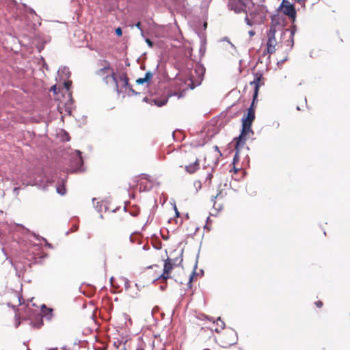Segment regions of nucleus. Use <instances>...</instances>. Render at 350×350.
I'll return each mask as SVG.
<instances>
[{
  "instance_id": "33",
  "label": "nucleus",
  "mask_w": 350,
  "mask_h": 350,
  "mask_svg": "<svg viewBox=\"0 0 350 350\" xmlns=\"http://www.w3.org/2000/svg\"><path fill=\"white\" fill-rule=\"evenodd\" d=\"M10 262L12 265V266L14 267V270L16 271V275L18 278L21 277V274H23V273H21V271H19V266L18 264L14 263L12 259H10Z\"/></svg>"
},
{
  "instance_id": "23",
  "label": "nucleus",
  "mask_w": 350,
  "mask_h": 350,
  "mask_svg": "<svg viewBox=\"0 0 350 350\" xmlns=\"http://www.w3.org/2000/svg\"><path fill=\"white\" fill-rule=\"evenodd\" d=\"M207 27L206 23H204L203 24V30H200L196 31V33L198 34V36L199 37L200 40V43L203 42V40L204 39V42H206V36L204 31L206 30Z\"/></svg>"
},
{
  "instance_id": "4",
  "label": "nucleus",
  "mask_w": 350,
  "mask_h": 350,
  "mask_svg": "<svg viewBox=\"0 0 350 350\" xmlns=\"http://www.w3.org/2000/svg\"><path fill=\"white\" fill-rule=\"evenodd\" d=\"M195 74L197 76V79L194 81L193 79H190L191 83L189 85V87L193 90L196 87L200 85L202 83V81L204 79V76L206 72V68L203 64L198 63L194 69Z\"/></svg>"
},
{
  "instance_id": "8",
  "label": "nucleus",
  "mask_w": 350,
  "mask_h": 350,
  "mask_svg": "<svg viewBox=\"0 0 350 350\" xmlns=\"http://www.w3.org/2000/svg\"><path fill=\"white\" fill-rule=\"evenodd\" d=\"M229 329V333L228 334L230 336H232L234 338L232 340H230V341H224L223 342V345H221V347L227 349L230 347L232 345H234L237 343L238 341V335L237 333L235 332L234 329H232L231 327H228Z\"/></svg>"
},
{
  "instance_id": "9",
  "label": "nucleus",
  "mask_w": 350,
  "mask_h": 350,
  "mask_svg": "<svg viewBox=\"0 0 350 350\" xmlns=\"http://www.w3.org/2000/svg\"><path fill=\"white\" fill-rule=\"evenodd\" d=\"M247 137L248 135L240 132V134L233 139V141L235 142L234 149H241L243 148L247 139Z\"/></svg>"
},
{
  "instance_id": "35",
  "label": "nucleus",
  "mask_w": 350,
  "mask_h": 350,
  "mask_svg": "<svg viewBox=\"0 0 350 350\" xmlns=\"http://www.w3.org/2000/svg\"><path fill=\"white\" fill-rule=\"evenodd\" d=\"M220 321L221 322V327L220 329L217 327L215 329V332H217V333H219L222 329H224L226 327V324L225 323L221 320V317H218L217 319V321H216V323L217 325H219L218 322Z\"/></svg>"
},
{
  "instance_id": "25",
  "label": "nucleus",
  "mask_w": 350,
  "mask_h": 350,
  "mask_svg": "<svg viewBox=\"0 0 350 350\" xmlns=\"http://www.w3.org/2000/svg\"><path fill=\"white\" fill-rule=\"evenodd\" d=\"M252 75L254 76V79H255L256 82H258V83H262V82H263L262 81L264 80V77L262 70L253 72Z\"/></svg>"
},
{
  "instance_id": "56",
  "label": "nucleus",
  "mask_w": 350,
  "mask_h": 350,
  "mask_svg": "<svg viewBox=\"0 0 350 350\" xmlns=\"http://www.w3.org/2000/svg\"><path fill=\"white\" fill-rule=\"evenodd\" d=\"M144 41L146 42V43L148 46V47L152 48L154 46V42L152 41H151L149 38H145Z\"/></svg>"
},
{
  "instance_id": "28",
  "label": "nucleus",
  "mask_w": 350,
  "mask_h": 350,
  "mask_svg": "<svg viewBox=\"0 0 350 350\" xmlns=\"http://www.w3.org/2000/svg\"><path fill=\"white\" fill-rule=\"evenodd\" d=\"M250 85H254V92L253 93L259 94V90L260 86L264 85V82H262V83H258L256 81L255 79L250 82Z\"/></svg>"
},
{
  "instance_id": "24",
  "label": "nucleus",
  "mask_w": 350,
  "mask_h": 350,
  "mask_svg": "<svg viewBox=\"0 0 350 350\" xmlns=\"http://www.w3.org/2000/svg\"><path fill=\"white\" fill-rule=\"evenodd\" d=\"M111 74L110 75V77L112 78L113 82L115 83V85H116V92L118 94H120V90L119 89V87H118V78H117V76H116V74L114 72V70L113 68L111 69ZM109 77V75H107L106 76V79L108 78Z\"/></svg>"
},
{
  "instance_id": "34",
  "label": "nucleus",
  "mask_w": 350,
  "mask_h": 350,
  "mask_svg": "<svg viewBox=\"0 0 350 350\" xmlns=\"http://www.w3.org/2000/svg\"><path fill=\"white\" fill-rule=\"evenodd\" d=\"M152 77H153V73L149 70L145 73L144 79L146 80V83L149 84L151 83Z\"/></svg>"
},
{
  "instance_id": "20",
  "label": "nucleus",
  "mask_w": 350,
  "mask_h": 350,
  "mask_svg": "<svg viewBox=\"0 0 350 350\" xmlns=\"http://www.w3.org/2000/svg\"><path fill=\"white\" fill-rule=\"evenodd\" d=\"M58 75L61 76V77H65L66 79H68L71 76V72L69 70V68L66 66H62L59 68Z\"/></svg>"
},
{
  "instance_id": "10",
  "label": "nucleus",
  "mask_w": 350,
  "mask_h": 350,
  "mask_svg": "<svg viewBox=\"0 0 350 350\" xmlns=\"http://www.w3.org/2000/svg\"><path fill=\"white\" fill-rule=\"evenodd\" d=\"M246 4L243 5L241 3L237 1H230L228 3V8L230 10H233L235 13L239 14L243 12H245V8Z\"/></svg>"
},
{
  "instance_id": "16",
  "label": "nucleus",
  "mask_w": 350,
  "mask_h": 350,
  "mask_svg": "<svg viewBox=\"0 0 350 350\" xmlns=\"http://www.w3.org/2000/svg\"><path fill=\"white\" fill-rule=\"evenodd\" d=\"M275 52V44H273V42H267L266 43V49H265L262 53V56L265 57L267 55L273 54Z\"/></svg>"
},
{
  "instance_id": "22",
  "label": "nucleus",
  "mask_w": 350,
  "mask_h": 350,
  "mask_svg": "<svg viewBox=\"0 0 350 350\" xmlns=\"http://www.w3.org/2000/svg\"><path fill=\"white\" fill-rule=\"evenodd\" d=\"M297 31V25L293 23L289 29H286L282 33V36L285 33L286 31L290 32V38L291 40H293V38H294L295 34Z\"/></svg>"
},
{
  "instance_id": "51",
  "label": "nucleus",
  "mask_w": 350,
  "mask_h": 350,
  "mask_svg": "<svg viewBox=\"0 0 350 350\" xmlns=\"http://www.w3.org/2000/svg\"><path fill=\"white\" fill-rule=\"evenodd\" d=\"M22 188L21 187H14L12 189L14 196L16 198L19 194V190Z\"/></svg>"
},
{
  "instance_id": "37",
  "label": "nucleus",
  "mask_w": 350,
  "mask_h": 350,
  "mask_svg": "<svg viewBox=\"0 0 350 350\" xmlns=\"http://www.w3.org/2000/svg\"><path fill=\"white\" fill-rule=\"evenodd\" d=\"M206 42H204V39L203 40V42L200 43V46L199 49V53L200 56H203L206 52Z\"/></svg>"
},
{
  "instance_id": "17",
  "label": "nucleus",
  "mask_w": 350,
  "mask_h": 350,
  "mask_svg": "<svg viewBox=\"0 0 350 350\" xmlns=\"http://www.w3.org/2000/svg\"><path fill=\"white\" fill-rule=\"evenodd\" d=\"M101 62H104L105 63V66L100 68L99 70H98L96 72V75H98V76H103L105 75V73L107 71V70H109L110 69H111V67L110 66V62L106 59H103L102 60Z\"/></svg>"
},
{
  "instance_id": "53",
  "label": "nucleus",
  "mask_w": 350,
  "mask_h": 350,
  "mask_svg": "<svg viewBox=\"0 0 350 350\" xmlns=\"http://www.w3.org/2000/svg\"><path fill=\"white\" fill-rule=\"evenodd\" d=\"M21 321H20V319H19V314H15V327L17 328L19 327V325H21Z\"/></svg>"
},
{
  "instance_id": "30",
  "label": "nucleus",
  "mask_w": 350,
  "mask_h": 350,
  "mask_svg": "<svg viewBox=\"0 0 350 350\" xmlns=\"http://www.w3.org/2000/svg\"><path fill=\"white\" fill-rule=\"evenodd\" d=\"M240 151H241V148L235 149V154H234V155L233 157V159H232L231 165H236V164L239 162V160H240V157H239Z\"/></svg>"
},
{
  "instance_id": "52",
  "label": "nucleus",
  "mask_w": 350,
  "mask_h": 350,
  "mask_svg": "<svg viewBox=\"0 0 350 350\" xmlns=\"http://www.w3.org/2000/svg\"><path fill=\"white\" fill-rule=\"evenodd\" d=\"M200 247L199 248L198 252L196 255V262H195V264L193 266V270H195V271H196L198 269V259H199V256H200Z\"/></svg>"
},
{
  "instance_id": "47",
  "label": "nucleus",
  "mask_w": 350,
  "mask_h": 350,
  "mask_svg": "<svg viewBox=\"0 0 350 350\" xmlns=\"http://www.w3.org/2000/svg\"><path fill=\"white\" fill-rule=\"evenodd\" d=\"M120 279L122 280L124 282V287H125V288L126 290L129 289V287H130V282H129V280L126 278H124V277H121Z\"/></svg>"
},
{
  "instance_id": "26",
  "label": "nucleus",
  "mask_w": 350,
  "mask_h": 350,
  "mask_svg": "<svg viewBox=\"0 0 350 350\" xmlns=\"http://www.w3.org/2000/svg\"><path fill=\"white\" fill-rule=\"evenodd\" d=\"M258 94L253 93L252 100L251 104H250V107L247 108V109L252 110V111H255V109L256 108V104L258 101Z\"/></svg>"
},
{
  "instance_id": "7",
  "label": "nucleus",
  "mask_w": 350,
  "mask_h": 350,
  "mask_svg": "<svg viewBox=\"0 0 350 350\" xmlns=\"http://www.w3.org/2000/svg\"><path fill=\"white\" fill-rule=\"evenodd\" d=\"M22 5L26 12H28L29 14H31V17H33V18H36L37 22L33 24V29L36 30L41 25L40 17L36 14V11L32 8L29 7L25 3H23Z\"/></svg>"
},
{
  "instance_id": "1",
  "label": "nucleus",
  "mask_w": 350,
  "mask_h": 350,
  "mask_svg": "<svg viewBox=\"0 0 350 350\" xmlns=\"http://www.w3.org/2000/svg\"><path fill=\"white\" fill-rule=\"evenodd\" d=\"M156 94L157 95L154 97L151 98L145 96L142 99V101L150 103L152 105H155L158 107H161L167 104L169 98L172 96H177L178 98L183 97V94H178L177 92L168 89L161 91V92H157Z\"/></svg>"
},
{
  "instance_id": "58",
  "label": "nucleus",
  "mask_w": 350,
  "mask_h": 350,
  "mask_svg": "<svg viewBox=\"0 0 350 350\" xmlns=\"http://www.w3.org/2000/svg\"><path fill=\"white\" fill-rule=\"evenodd\" d=\"M115 33L117 36H121L122 35V29L121 27H118L115 29Z\"/></svg>"
},
{
  "instance_id": "18",
  "label": "nucleus",
  "mask_w": 350,
  "mask_h": 350,
  "mask_svg": "<svg viewBox=\"0 0 350 350\" xmlns=\"http://www.w3.org/2000/svg\"><path fill=\"white\" fill-rule=\"evenodd\" d=\"M277 30L273 26H270L269 29L267 31V42H275V33Z\"/></svg>"
},
{
  "instance_id": "38",
  "label": "nucleus",
  "mask_w": 350,
  "mask_h": 350,
  "mask_svg": "<svg viewBox=\"0 0 350 350\" xmlns=\"http://www.w3.org/2000/svg\"><path fill=\"white\" fill-rule=\"evenodd\" d=\"M129 213L131 216L136 217L139 213V208L137 206H133L132 210L129 211Z\"/></svg>"
},
{
  "instance_id": "15",
  "label": "nucleus",
  "mask_w": 350,
  "mask_h": 350,
  "mask_svg": "<svg viewBox=\"0 0 350 350\" xmlns=\"http://www.w3.org/2000/svg\"><path fill=\"white\" fill-rule=\"evenodd\" d=\"M175 267H176V263L172 262V259L167 258L164 260L163 270H165V272H169L170 273Z\"/></svg>"
},
{
  "instance_id": "43",
  "label": "nucleus",
  "mask_w": 350,
  "mask_h": 350,
  "mask_svg": "<svg viewBox=\"0 0 350 350\" xmlns=\"http://www.w3.org/2000/svg\"><path fill=\"white\" fill-rule=\"evenodd\" d=\"M152 247L157 250H160L162 247V243L160 241H158L157 242L152 243Z\"/></svg>"
},
{
  "instance_id": "49",
  "label": "nucleus",
  "mask_w": 350,
  "mask_h": 350,
  "mask_svg": "<svg viewBox=\"0 0 350 350\" xmlns=\"http://www.w3.org/2000/svg\"><path fill=\"white\" fill-rule=\"evenodd\" d=\"M198 273H197V271L193 270L189 275V280H190V282H193L195 278L198 276Z\"/></svg>"
},
{
  "instance_id": "40",
  "label": "nucleus",
  "mask_w": 350,
  "mask_h": 350,
  "mask_svg": "<svg viewBox=\"0 0 350 350\" xmlns=\"http://www.w3.org/2000/svg\"><path fill=\"white\" fill-rule=\"evenodd\" d=\"M218 198V195H216L215 196H213L212 198H211V201L213 202V208L217 211V213H218L219 211H221L223 208L222 205L220 204L218 208H215V200Z\"/></svg>"
},
{
  "instance_id": "62",
  "label": "nucleus",
  "mask_w": 350,
  "mask_h": 350,
  "mask_svg": "<svg viewBox=\"0 0 350 350\" xmlns=\"http://www.w3.org/2000/svg\"><path fill=\"white\" fill-rule=\"evenodd\" d=\"M143 178L147 180L148 182H151V180L150 179V175H148V174H141L140 175Z\"/></svg>"
},
{
  "instance_id": "36",
  "label": "nucleus",
  "mask_w": 350,
  "mask_h": 350,
  "mask_svg": "<svg viewBox=\"0 0 350 350\" xmlns=\"http://www.w3.org/2000/svg\"><path fill=\"white\" fill-rule=\"evenodd\" d=\"M153 218H154V212H153V208H152V209H151V211H150V215H148V219H147V221H146V224L144 225V226L142 227V230H144V229H145V228H146V226L148 224H150V223H151V222H152V221L153 220Z\"/></svg>"
},
{
  "instance_id": "32",
  "label": "nucleus",
  "mask_w": 350,
  "mask_h": 350,
  "mask_svg": "<svg viewBox=\"0 0 350 350\" xmlns=\"http://www.w3.org/2000/svg\"><path fill=\"white\" fill-rule=\"evenodd\" d=\"M214 171V167H212L211 172H208L206 175V180L204 181L205 184H207L208 186H210L212 182V178L213 177V172Z\"/></svg>"
},
{
  "instance_id": "41",
  "label": "nucleus",
  "mask_w": 350,
  "mask_h": 350,
  "mask_svg": "<svg viewBox=\"0 0 350 350\" xmlns=\"http://www.w3.org/2000/svg\"><path fill=\"white\" fill-rule=\"evenodd\" d=\"M288 54V51L286 52ZM288 60V55H286L282 59L278 61L277 66L278 68H281L282 65Z\"/></svg>"
},
{
  "instance_id": "55",
  "label": "nucleus",
  "mask_w": 350,
  "mask_h": 350,
  "mask_svg": "<svg viewBox=\"0 0 350 350\" xmlns=\"http://www.w3.org/2000/svg\"><path fill=\"white\" fill-rule=\"evenodd\" d=\"M60 88L57 89L56 85H53L51 86L50 91L53 92L54 94H57L58 92L60 91Z\"/></svg>"
},
{
  "instance_id": "29",
  "label": "nucleus",
  "mask_w": 350,
  "mask_h": 350,
  "mask_svg": "<svg viewBox=\"0 0 350 350\" xmlns=\"http://www.w3.org/2000/svg\"><path fill=\"white\" fill-rule=\"evenodd\" d=\"M172 276L169 272H165V270H163V272L156 279H154L152 281V283L156 282L158 280H167L169 278H171Z\"/></svg>"
},
{
  "instance_id": "44",
  "label": "nucleus",
  "mask_w": 350,
  "mask_h": 350,
  "mask_svg": "<svg viewBox=\"0 0 350 350\" xmlns=\"http://www.w3.org/2000/svg\"><path fill=\"white\" fill-rule=\"evenodd\" d=\"M271 23L270 26H273L275 28H276V26L280 25V18H277V19L271 18Z\"/></svg>"
},
{
  "instance_id": "13",
  "label": "nucleus",
  "mask_w": 350,
  "mask_h": 350,
  "mask_svg": "<svg viewBox=\"0 0 350 350\" xmlns=\"http://www.w3.org/2000/svg\"><path fill=\"white\" fill-rule=\"evenodd\" d=\"M41 310L42 312L41 315L46 318V320L50 321L53 317V309L48 308L45 304H42L41 306Z\"/></svg>"
},
{
  "instance_id": "48",
  "label": "nucleus",
  "mask_w": 350,
  "mask_h": 350,
  "mask_svg": "<svg viewBox=\"0 0 350 350\" xmlns=\"http://www.w3.org/2000/svg\"><path fill=\"white\" fill-rule=\"evenodd\" d=\"M193 185L196 189V192H198L202 188V183L200 180H196L193 183Z\"/></svg>"
},
{
  "instance_id": "6",
  "label": "nucleus",
  "mask_w": 350,
  "mask_h": 350,
  "mask_svg": "<svg viewBox=\"0 0 350 350\" xmlns=\"http://www.w3.org/2000/svg\"><path fill=\"white\" fill-rule=\"evenodd\" d=\"M68 175L64 174V177H59L57 180L56 191L61 196H64L66 193V183L67 182Z\"/></svg>"
},
{
  "instance_id": "11",
  "label": "nucleus",
  "mask_w": 350,
  "mask_h": 350,
  "mask_svg": "<svg viewBox=\"0 0 350 350\" xmlns=\"http://www.w3.org/2000/svg\"><path fill=\"white\" fill-rule=\"evenodd\" d=\"M256 116H255V111L250 109H247L246 113H244L241 122H250L251 124H253L254 120H255Z\"/></svg>"
},
{
  "instance_id": "42",
  "label": "nucleus",
  "mask_w": 350,
  "mask_h": 350,
  "mask_svg": "<svg viewBox=\"0 0 350 350\" xmlns=\"http://www.w3.org/2000/svg\"><path fill=\"white\" fill-rule=\"evenodd\" d=\"M62 132L64 133L62 140L65 142H69L70 140V137L69 136L68 133L66 132L65 130H62Z\"/></svg>"
},
{
  "instance_id": "54",
  "label": "nucleus",
  "mask_w": 350,
  "mask_h": 350,
  "mask_svg": "<svg viewBox=\"0 0 350 350\" xmlns=\"http://www.w3.org/2000/svg\"><path fill=\"white\" fill-rule=\"evenodd\" d=\"M294 43V38H293V40H291V38L289 37V39L286 41V44L290 45V49H288V52L293 48Z\"/></svg>"
},
{
  "instance_id": "59",
  "label": "nucleus",
  "mask_w": 350,
  "mask_h": 350,
  "mask_svg": "<svg viewBox=\"0 0 350 350\" xmlns=\"http://www.w3.org/2000/svg\"><path fill=\"white\" fill-rule=\"evenodd\" d=\"M136 83L137 85H143L144 83H146V80L143 78H138L137 80H136Z\"/></svg>"
},
{
  "instance_id": "19",
  "label": "nucleus",
  "mask_w": 350,
  "mask_h": 350,
  "mask_svg": "<svg viewBox=\"0 0 350 350\" xmlns=\"http://www.w3.org/2000/svg\"><path fill=\"white\" fill-rule=\"evenodd\" d=\"M252 124L250 122H241V129L240 132L249 135L250 133H254L252 130Z\"/></svg>"
},
{
  "instance_id": "63",
  "label": "nucleus",
  "mask_w": 350,
  "mask_h": 350,
  "mask_svg": "<svg viewBox=\"0 0 350 350\" xmlns=\"http://www.w3.org/2000/svg\"><path fill=\"white\" fill-rule=\"evenodd\" d=\"M44 43H42V44H39L38 46H37V49L39 53H40L44 48Z\"/></svg>"
},
{
  "instance_id": "61",
  "label": "nucleus",
  "mask_w": 350,
  "mask_h": 350,
  "mask_svg": "<svg viewBox=\"0 0 350 350\" xmlns=\"http://www.w3.org/2000/svg\"><path fill=\"white\" fill-rule=\"evenodd\" d=\"M241 170V168H238L235 165H233L232 168L230 170V172H233L234 174H237Z\"/></svg>"
},
{
  "instance_id": "50",
  "label": "nucleus",
  "mask_w": 350,
  "mask_h": 350,
  "mask_svg": "<svg viewBox=\"0 0 350 350\" xmlns=\"http://www.w3.org/2000/svg\"><path fill=\"white\" fill-rule=\"evenodd\" d=\"M33 237L37 240V241H43L44 242H46V239L39 234H36L35 232L33 233Z\"/></svg>"
},
{
  "instance_id": "27",
  "label": "nucleus",
  "mask_w": 350,
  "mask_h": 350,
  "mask_svg": "<svg viewBox=\"0 0 350 350\" xmlns=\"http://www.w3.org/2000/svg\"><path fill=\"white\" fill-rule=\"evenodd\" d=\"M183 252H184V250L182 249L179 256L178 257L175 258L174 260H172V262L176 263V267H183Z\"/></svg>"
},
{
  "instance_id": "14",
  "label": "nucleus",
  "mask_w": 350,
  "mask_h": 350,
  "mask_svg": "<svg viewBox=\"0 0 350 350\" xmlns=\"http://www.w3.org/2000/svg\"><path fill=\"white\" fill-rule=\"evenodd\" d=\"M43 317L41 315L40 313H38L36 317L35 320H31L30 321V325L33 327L36 328H40L43 325Z\"/></svg>"
},
{
  "instance_id": "60",
  "label": "nucleus",
  "mask_w": 350,
  "mask_h": 350,
  "mask_svg": "<svg viewBox=\"0 0 350 350\" xmlns=\"http://www.w3.org/2000/svg\"><path fill=\"white\" fill-rule=\"evenodd\" d=\"M174 213H175V217L177 218V217H179L180 216V212L178 211L177 207H176V204H174Z\"/></svg>"
},
{
  "instance_id": "64",
  "label": "nucleus",
  "mask_w": 350,
  "mask_h": 350,
  "mask_svg": "<svg viewBox=\"0 0 350 350\" xmlns=\"http://www.w3.org/2000/svg\"><path fill=\"white\" fill-rule=\"evenodd\" d=\"M245 23L246 24L248 25V26H252L253 25V23L248 18L247 16H245Z\"/></svg>"
},
{
  "instance_id": "31",
  "label": "nucleus",
  "mask_w": 350,
  "mask_h": 350,
  "mask_svg": "<svg viewBox=\"0 0 350 350\" xmlns=\"http://www.w3.org/2000/svg\"><path fill=\"white\" fill-rule=\"evenodd\" d=\"M72 81L69 80L68 79H65L63 82V86H64V88L69 92H71L70 90L72 88Z\"/></svg>"
},
{
  "instance_id": "3",
  "label": "nucleus",
  "mask_w": 350,
  "mask_h": 350,
  "mask_svg": "<svg viewBox=\"0 0 350 350\" xmlns=\"http://www.w3.org/2000/svg\"><path fill=\"white\" fill-rule=\"evenodd\" d=\"M276 12H281L284 15L288 16L292 23H295L297 17V10L293 3H290L288 0H282L279 7L275 10Z\"/></svg>"
},
{
  "instance_id": "21",
  "label": "nucleus",
  "mask_w": 350,
  "mask_h": 350,
  "mask_svg": "<svg viewBox=\"0 0 350 350\" xmlns=\"http://www.w3.org/2000/svg\"><path fill=\"white\" fill-rule=\"evenodd\" d=\"M119 79L122 81H123L122 88L127 89L129 87H130L131 85L129 83V79L127 76V74L126 72L122 73L119 76Z\"/></svg>"
},
{
  "instance_id": "46",
  "label": "nucleus",
  "mask_w": 350,
  "mask_h": 350,
  "mask_svg": "<svg viewBox=\"0 0 350 350\" xmlns=\"http://www.w3.org/2000/svg\"><path fill=\"white\" fill-rule=\"evenodd\" d=\"M64 109L68 116H72V108L70 106H68V103L64 104Z\"/></svg>"
},
{
  "instance_id": "39",
  "label": "nucleus",
  "mask_w": 350,
  "mask_h": 350,
  "mask_svg": "<svg viewBox=\"0 0 350 350\" xmlns=\"http://www.w3.org/2000/svg\"><path fill=\"white\" fill-rule=\"evenodd\" d=\"M127 90H129V93H128V96H137V95H139L140 94V92H138L137 91H135L132 85H131L130 87H129L127 88Z\"/></svg>"
},
{
  "instance_id": "57",
  "label": "nucleus",
  "mask_w": 350,
  "mask_h": 350,
  "mask_svg": "<svg viewBox=\"0 0 350 350\" xmlns=\"http://www.w3.org/2000/svg\"><path fill=\"white\" fill-rule=\"evenodd\" d=\"M102 203L103 202H97L96 205L95 206V208L98 213L102 211Z\"/></svg>"
},
{
  "instance_id": "2",
  "label": "nucleus",
  "mask_w": 350,
  "mask_h": 350,
  "mask_svg": "<svg viewBox=\"0 0 350 350\" xmlns=\"http://www.w3.org/2000/svg\"><path fill=\"white\" fill-rule=\"evenodd\" d=\"M70 167L72 172H83L85 171L84 160L82 157V152L79 150H75L71 155L70 160Z\"/></svg>"
},
{
  "instance_id": "5",
  "label": "nucleus",
  "mask_w": 350,
  "mask_h": 350,
  "mask_svg": "<svg viewBox=\"0 0 350 350\" xmlns=\"http://www.w3.org/2000/svg\"><path fill=\"white\" fill-rule=\"evenodd\" d=\"M25 185L36 186L39 189H45L47 184L42 176H37L36 177L30 178L27 180Z\"/></svg>"
},
{
  "instance_id": "12",
  "label": "nucleus",
  "mask_w": 350,
  "mask_h": 350,
  "mask_svg": "<svg viewBox=\"0 0 350 350\" xmlns=\"http://www.w3.org/2000/svg\"><path fill=\"white\" fill-rule=\"evenodd\" d=\"M199 167H200V161L198 159H196V161L193 163L185 165V169L187 173L192 174L195 173L199 169Z\"/></svg>"
},
{
  "instance_id": "45",
  "label": "nucleus",
  "mask_w": 350,
  "mask_h": 350,
  "mask_svg": "<svg viewBox=\"0 0 350 350\" xmlns=\"http://www.w3.org/2000/svg\"><path fill=\"white\" fill-rule=\"evenodd\" d=\"M68 100L66 103H68V106H70V105H72L74 103V98L72 95V92H69L68 94Z\"/></svg>"
}]
</instances>
